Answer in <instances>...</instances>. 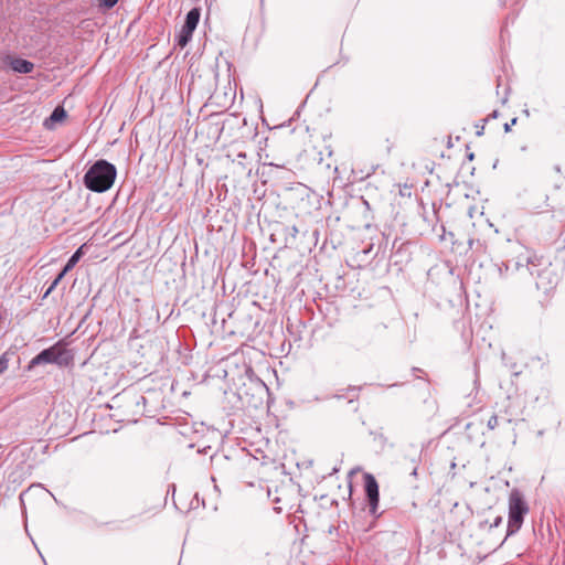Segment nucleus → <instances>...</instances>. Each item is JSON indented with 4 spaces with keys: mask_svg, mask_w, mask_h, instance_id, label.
I'll return each instance as SVG.
<instances>
[{
    "mask_svg": "<svg viewBox=\"0 0 565 565\" xmlns=\"http://www.w3.org/2000/svg\"><path fill=\"white\" fill-rule=\"evenodd\" d=\"M201 9L192 8L186 14L180 31L174 36L175 45L185 47L192 40L193 33L200 22Z\"/></svg>",
    "mask_w": 565,
    "mask_h": 565,
    "instance_id": "obj_5",
    "label": "nucleus"
},
{
    "mask_svg": "<svg viewBox=\"0 0 565 565\" xmlns=\"http://www.w3.org/2000/svg\"><path fill=\"white\" fill-rule=\"evenodd\" d=\"M502 522L503 518L501 515L495 516L494 520L489 524V530L500 526Z\"/></svg>",
    "mask_w": 565,
    "mask_h": 565,
    "instance_id": "obj_23",
    "label": "nucleus"
},
{
    "mask_svg": "<svg viewBox=\"0 0 565 565\" xmlns=\"http://www.w3.org/2000/svg\"><path fill=\"white\" fill-rule=\"evenodd\" d=\"M9 354L6 352L0 356V374L4 373L9 367Z\"/></svg>",
    "mask_w": 565,
    "mask_h": 565,
    "instance_id": "obj_16",
    "label": "nucleus"
},
{
    "mask_svg": "<svg viewBox=\"0 0 565 565\" xmlns=\"http://www.w3.org/2000/svg\"><path fill=\"white\" fill-rule=\"evenodd\" d=\"M489 524H490V522H489L488 520L481 521V522L479 523V529H480V530H484L486 527H488V529H489Z\"/></svg>",
    "mask_w": 565,
    "mask_h": 565,
    "instance_id": "obj_28",
    "label": "nucleus"
},
{
    "mask_svg": "<svg viewBox=\"0 0 565 565\" xmlns=\"http://www.w3.org/2000/svg\"><path fill=\"white\" fill-rule=\"evenodd\" d=\"M74 354L66 348L64 340H58L53 345L43 349L33 356L28 366V371H32L36 366L44 364H55L60 367H66L72 364Z\"/></svg>",
    "mask_w": 565,
    "mask_h": 565,
    "instance_id": "obj_3",
    "label": "nucleus"
},
{
    "mask_svg": "<svg viewBox=\"0 0 565 565\" xmlns=\"http://www.w3.org/2000/svg\"><path fill=\"white\" fill-rule=\"evenodd\" d=\"M413 245V242L401 241L397 237L393 241L390 258L392 264L398 267L399 270L412 260Z\"/></svg>",
    "mask_w": 565,
    "mask_h": 565,
    "instance_id": "obj_6",
    "label": "nucleus"
},
{
    "mask_svg": "<svg viewBox=\"0 0 565 565\" xmlns=\"http://www.w3.org/2000/svg\"><path fill=\"white\" fill-rule=\"evenodd\" d=\"M380 253H382L383 257L385 256V248L383 249L381 244L377 246L376 250H374V244L369 243L365 247L356 253V257L360 262L370 263L371 260L379 257Z\"/></svg>",
    "mask_w": 565,
    "mask_h": 565,
    "instance_id": "obj_9",
    "label": "nucleus"
},
{
    "mask_svg": "<svg viewBox=\"0 0 565 565\" xmlns=\"http://www.w3.org/2000/svg\"><path fill=\"white\" fill-rule=\"evenodd\" d=\"M507 100H508V97L505 96V97L502 99V103L504 104V103H507Z\"/></svg>",
    "mask_w": 565,
    "mask_h": 565,
    "instance_id": "obj_35",
    "label": "nucleus"
},
{
    "mask_svg": "<svg viewBox=\"0 0 565 565\" xmlns=\"http://www.w3.org/2000/svg\"><path fill=\"white\" fill-rule=\"evenodd\" d=\"M361 391V386H349L347 388L348 393H354V396L349 399V404H354L358 399V393Z\"/></svg>",
    "mask_w": 565,
    "mask_h": 565,
    "instance_id": "obj_18",
    "label": "nucleus"
},
{
    "mask_svg": "<svg viewBox=\"0 0 565 565\" xmlns=\"http://www.w3.org/2000/svg\"><path fill=\"white\" fill-rule=\"evenodd\" d=\"M500 115L499 110L494 109L492 113H490L486 118L482 119L483 122H488L491 119L498 118Z\"/></svg>",
    "mask_w": 565,
    "mask_h": 565,
    "instance_id": "obj_25",
    "label": "nucleus"
},
{
    "mask_svg": "<svg viewBox=\"0 0 565 565\" xmlns=\"http://www.w3.org/2000/svg\"><path fill=\"white\" fill-rule=\"evenodd\" d=\"M486 124H487V122H483V121H482V119H481L479 122H477V124L475 125V127H476V129H477L476 135H477L478 137H480V136H482V135L484 134V126H486Z\"/></svg>",
    "mask_w": 565,
    "mask_h": 565,
    "instance_id": "obj_22",
    "label": "nucleus"
},
{
    "mask_svg": "<svg viewBox=\"0 0 565 565\" xmlns=\"http://www.w3.org/2000/svg\"><path fill=\"white\" fill-rule=\"evenodd\" d=\"M370 435L373 436V440L377 443L381 450H384L386 446H388L387 437L380 430H371Z\"/></svg>",
    "mask_w": 565,
    "mask_h": 565,
    "instance_id": "obj_13",
    "label": "nucleus"
},
{
    "mask_svg": "<svg viewBox=\"0 0 565 565\" xmlns=\"http://www.w3.org/2000/svg\"><path fill=\"white\" fill-rule=\"evenodd\" d=\"M9 65L13 72L19 74H30L34 70V63L22 57L11 58Z\"/></svg>",
    "mask_w": 565,
    "mask_h": 565,
    "instance_id": "obj_10",
    "label": "nucleus"
},
{
    "mask_svg": "<svg viewBox=\"0 0 565 565\" xmlns=\"http://www.w3.org/2000/svg\"><path fill=\"white\" fill-rule=\"evenodd\" d=\"M507 422H508V423H511V422H512V418H511V417L507 418Z\"/></svg>",
    "mask_w": 565,
    "mask_h": 565,
    "instance_id": "obj_36",
    "label": "nucleus"
},
{
    "mask_svg": "<svg viewBox=\"0 0 565 565\" xmlns=\"http://www.w3.org/2000/svg\"><path fill=\"white\" fill-rule=\"evenodd\" d=\"M502 360L504 362V365L513 373V375L518 376L521 373V371L516 370V364L515 363H509V361H508V359H507L504 353L502 355Z\"/></svg>",
    "mask_w": 565,
    "mask_h": 565,
    "instance_id": "obj_17",
    "label": "nucleus"
},
{
    "mask_svg": "<svg viewBox=\"0 0 565 565\" xmlns=\"http://www.w3.org/2000/svg\"><path fill=\"white\" fill-rule=\"evenodd\" d=\"M334 398H338V399H341V398H344V395L343 394H335L333 395Z\"/></svg>",
    "mask_w": 565,
    "mask_h": 565,
    "instance_id": "obj_32",
    "label": "nucleus"
},
{
    "mask_svg": "<svg viewBox=\"0 0 565 565\" xmlns=\"http://www.w3.org/2000/svg\"><path fill=\"white\" fill-rule=\"evenodd\" d=\"M518 122V117H513L510 122H505L503 126L504 132H510L512 126H514Z\"/></svg>",
    "mask_w": 565,
    "mask_h": 565,
    "instance_id": "obj_24",
    "label": "nucleus"
},
{
    "mask_svg": "<svg viewBox=\"0 0 565 565\" xmlns=\"http://www.w3.org/2000/svg\"><path fill=\"white\" fill-rule=\"evenodd\" d=\"M98 1H99L100 7L106 8V9H111L117 4V2L119 0H98Z\"/></svg>",
    "mask_w": 565,
    "mask_h": 565,
    "instance_id": "obj_19",
    "label": "nucleus"
},
{
    "mask_svg": "<svg viewBox=\"0 0 565 565\" xmlns=\"http://www.w3.org/2000/svg\"><path fill=\"white\" fill-rule=\"evenodd\" d=\"M170 493H172V495H174L175 493V484L173 483L168 486L167 495H169Z\"/></svg>",
    "mask_w": 565,
    "mask_h": 565,
    "instance_id": "obj_27",
    "label": "nucleus"
},
{
    "mask_svg": "<svg viewBox=\"0 0 565 565\" xmlns=\"http://www.w3.org/2000/svg\"><path fill=\"white\" fill-rule=\"evenodd\" d=\"M498 424H499V417L497 415H492L489 418V420L487 423V426H488L489 429L492 430V429H494L498 426Z\"/></svg>",
    "mask_w": 565,
    "mask_h": 565,
    "instance_id": "obj_20",
    "label": "nucleus"
},
{
    "mask_svg": "<svg viewBox=\"0 0 565 565\" xmlns=\"http://www.w3.org/2000/svg\"><path fill=\"white\" fill-rule=\"evenodd\" d=\"M64 277V273H58L57 276L53 279V281L50 284V286L46 288L45 292L43 294L42 298H46L61 282V280Z\"/></svg>",
    "mask_w": 565,
    "mask_h": 565,
    "instance_id": "obj_14",
    "label": "nucleus"
},
{
    "mask_svg": "<svg viewBox=\"0 0 565 565\" xmlns=\"http://www.w3.org/2000/svg\"><path fill=\"white\" fill-rule=\"evenodd\" d=\"M359 409L358 404L354 405L353 411L356 412Z\"/></svg>",
    "mask_w": 565,
    "mask_h": 565,
    "instance_id": "obj_33",
    "label": "nucleus"
},
{
    "mask_svg": "<svg viewBox=\"0 0 565 565\" xmlns=\"http://www.w3.org/2000/svg\"><path fill=\"white\" fill-rule=\"evenodd\" d=\"M364 493L369 505V512L371 515H377L379 502H380V490L379 483L372 473H364Z\"/></svg>",
    "mask_w": 565,
    "mask_h": 565,
    "instance_id": "obj_7",
    "label": "nucleus"
},
{
    "mask_svg": "<svg viewBox=\"0 0 565 565\" xmlns=\"http://www.w3.org/2000/svg\"><path fill=\"white\" fill-rule=\"evenodd\" d=\"M66 118V111L62 107H55L51 115L44 120L46 128H52L54 124L62 122Z\"/></svg>",
    "mask_w": 565,
    "mask_h": 565,
    "instance_id": "obj_11",
    "label": "nucleus"
},
{
    "mask_svg": "<svg viewBox=\"0 0 565 565\" xmlns=\"http://www.w3.org/2000/svg\"><path fill=\"white\" fill-rule=\"evenodd\" d=\"M284 231L287 235H290L292 238H296V235L298 234V228L295 225L285 226Z\"/></svg>",
    "mask_w": 565,
    "mask_h": 565,
    "instance_id": "obj_21",
    "label": "nucleus"
},
{
    "mask_svg": "<svg viewBox=\"0 0 565 565\" xmlns=\"http://www.w3.org/2000/svg\"><path fill=\"white\" fill-rule=\"evenodd\" d=\"M530 511L527 501L524 494L518 488H513L509 493V511H508V525L505 536L500 546L520 531L523 525L524 519Z\"/></svg>",
    "mask_w": 565,
    "mask_h": 565,
    "instance_id": "obj_2",
    "label": "nucleus"
},
{
    "mask_svg": "<svg viewBox=\"0 0 565 565\" xmlns=\"http://www.w3.org/2000/svg\"><path fill=\"white\" fill-rule=\"evenodd\" d=\"M411 476L413 477H416L417 476V467H414L412 472H411Z\"/></svg>",
    "mask_w": 565,
    "mask_h": 565,
    "instance_id": "obj_30",
    "label": "nucleus"
},
{
    "mask_svg": "<svg viewBox=\"0 0 565 565\" xmlns=\"http://www.w3.org/2000/svg\"><path fill=\"white\" fill-rule=\"evenodd\" d=\"M467 159H468L469 161H472V160L475 159V153H473V152H468V153H467Z\"/></svg>",
    "mask_w": 565,
    "mask_h": 565,
    "instance_id": "obj_29",
    "label": "nucleus"
},
{
    "mask_svg": "<svg viewBox=\"0 0 565 565\" xmlns=\"http://www.w3.org/2000/svg\"><path fill=\"white\" fill-rule=\"evenodd\" d=\"M544 265L543 258L536 255H520L515 259L495 264L494 269L501 278H509L513 274H520L524 277L526 275L534 276L532 267H541Z\"/></svg>",
    "mask_w": 565,
    "mask_h": 565,
    "instance_id": "obj_4",
    "label": "nucleus"
},
{
    "mask_svg": "<svg viewBox=\"0 0 565 565\" xmlns=\"http://www.w3.org/2000/svg\"><path fill=\"white\" fill-rule=\"evenodd\" d=\"M247 158V154L246 152H238L236 154V158L234 159V162H237V164H239L242 167L243 170H248V172L252 171L250 168H247L244 160Z\"/></svg>",
    "mask_w": 565,
    "mask_h": 565,
    "instance_id": "obj_15",
    "label": "nucleus"
},
{
    "mask_svg": "<svg viewBox=\"0 0 565 565\" xmlns=\"http://www.w3.org/2000/svg\"><path fill=\"white\" fill-rule=\"evenodd\" d=\"M554 170H555V172L561 173V166H558V164L554 166Z\"/></svg>",
    "mask_w": 565,
    "mask_h": 565,
    "instance_id": "obj_31",
    "label": "nucleus"
},
{
    "mask_svg": "<svg viewBox=\"0 0 565 565\" xmlns=\"http://www.w3.org/2000/svg\"><path fill=\"white\" fill-rule=\"evenodd\" d=\"M534 271V276L536 277V288L542 290L544 294L553 290L558 284V276L555 274L554 269L551 268V264L543 269L540 267H532Z\"/></svg>",
    "mask_w": 565,
    "mask_h": 565,
    "instance_id": "obj_8",
    "label": "nucleus"
},
{
    "mask_svg": "<svg viewBox=\"0 0 565 565\" xmlns=\"http://www.w3.org/2000/svg\"><path fill=\"white\" fill-rule=\"evenodd\" d=\"M212 449V447L210 445H206V446H203L202 448H199V452L200 454H204V455H207L210 452V450Z\"/></svg>",
    "mask_w": 565,
    "mask_h": 565,
    "instance_id": "obj_26",
    "label": "nucleus"
},
{
    "mask_svg": "<svg viewBox=\"0 0 565 565\" xmlns=\"http://www.w3.org/2000/svg\"><path fill=\"white\" fill-rule=\"evenodd\" d=\"M117 168L106 159H97L90 163L83 177L84 186L95 193L108 191L115 183Z\"/></svg>",
    "mask_w": 565,
    "mask_h": 565,
    "instance_id": "obj_1",
    "label": "nucleus"
},
{
    "mask_svg": "<svg viewBox=\"0 0 565 565\" xmlns=\"http://www.w3.org/2000/svg\"><path fill=\"white\" fill-rule=\"evenodd\" d=\"M383 237L385 238V246L388 244V241L387 238L385 237V235L383 234Z\"/></svg>",
    "mask_w": 565,
    "mask_h": 565,
    "instance_id": "obj_34",
    "label": "nucleus"
},
{
    "mask_svg": "<svg viewBox=\"0 0 565 565\" xmlns=\"http://www.w3.org/2000/svg\"><path fill=\"white\" fill-rule=\"evenodd\" d=\"M84 245L78 247L72 255L71 257L67 259L66 264L64 265L63 269L61 270V273H64V276L71 270L73 269L76 264L79 262V259L83 257L84 255Z\"/></svg>",
    "mask_w": 565,
    "mask_h": 565,
    "instance_id": "obj_12",
    "label": "nucleus"
}]
</instances>
